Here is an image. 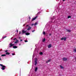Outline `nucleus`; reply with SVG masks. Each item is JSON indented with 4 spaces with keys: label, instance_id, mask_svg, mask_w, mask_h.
I'll return each mask as SVG.
<instances>
[{
    "label": "nucleus",
    "instance_id": "10",
    "mask_svg": "<svg viewBox=\"0 0 76 76\" xmlns=\"http://www.w3.org/2000/svg\"><path fill=\"white\" fill-rule=\"evenodd\" d=\"M51 60L49 59L48 61H46V63H48V62H50V61H51Z\"/></svg>",
    "mask_w": 76,
    "mask_h": 76
},
{
    "label": "nucleus",
    "instance_id": "30",
    "mask_svg": "<svg viewBox=\"0 0 76 76\" xmlns=\"http://www.w3.org/2000/svg\"><path fill=\"white\" fill-rule=\"evenodd\" d=\"M12 55L13 56H14V55H15V54H14V53H12Z\"/></svg>",
    "mask_w": 76,
    "mask_h": 76
},
{
    "label": "nucleus",
    "instance_id": "1",
    "mask_svg": "<svg viewBox=\"0 0 76 76\" xmlns=\"http://www.w3.org/2000/svg\"><path fill=\"white\" fill-rule=\"evenodd\" d=\"M0 66H1V67H2L1 69L3 70H5V69L6 67V66H4L2 64H0Z\"/></svg>",
    "mask_w": 76,
    "mask_h": 76
},
{
    "label": "nucleus",
    "instance_id": "20",
    "mask_svg": "<svg viewBox=\"0 0 76 76\" xmlns=\"http://www.w3.org/2000/svg\"><path fill=\"white\" fill-rule=\"evenodd\" d=\"M35 62V65L36 66L37 64V62Z\"/></svg>",
    "mask_w": 76,
    "mask_h": 76
},
{
    "label": "nucleus",
    "instance_id": "38",
    "mask_svg": "<svg viewBox=\"0 0 76 76\" xmlns=\"http://www.w3.org/2000/svg\"><path fill=\"white\" fill-rule=\"evenodd\" d=\"M20 41L21 42H22V40L20 39Z\"/></svg>",
    "mask_w": 76,
    "mask_h": 76
},
{
    "label": "nucleus",
    "instance_id": "35",
    "mask_svg": "<svg viewBox=\"0 0 76 76\" xmlns=\"http://www.w3.org/2000/svg\"><path fill=\"white\" fill-rule=\"evenodd\" d=\"M16 31H17V32H18V30L17 29V30H16Z\"/></svg>",
    "mask_w": 76,
    "mask_h": 76
},
{
    "label": "nucleus",
    "instance_id": "42",
    "mask_svg": "<svg viewBox=\"0 0 76 76\" xmlns=\"http://www.w3.org/2000/svg\"><path fill=\"white\" fill-rule=\"evenodd\" d=\"M19 45H20V44H19Z\"/></svg>",
    "mask_w": 76,
    "mask_h": 76
},
{
    "label": "nucleus",
    "instance_id": "17",
    "mask_svg": "<svg viewBox=\"0 0 76 76\" xmlns=\"http://www.w3.org/2000/svg\"><path fill=\"white\" fill-rule=\"evenodd\" d=\"M60 66L61 69H64V67H63V66H62L61 65H60Z\"/></svg>",
    "mask_w": 76,
    "mask_h": 76
},
{
    "label": "nucleus",
    "instance_id": "41",
    "mask_svg": "<svg viewBox=\"0 0 76 76\" xmlns=\"http://www.w3.org/2000/svg\"><path fill=\"white\" fill-rule=\"evenodd\" d=\"M24 26H25V25H23Z\"/></svg>",
    "mask_w": 76,
    "mask_h": 76
},
{
    "label": "nucleus",
    "instance_id": "2",
    "mask_svg": "<svg viewBox=\"0 0 76 76\" xmlns=\"http://www.w3.org/2000/svg\"><path fill=\"white\" fill-rule=\"evenodd\" d=\"M63 61H67V58H63Z\"/></svg>",
    "mask_w": 76,
    "mask_h": 76
},
{
    "label": "nucleus",
    "instance_id": "21",
    "mask_svg": "<svg viewBox=\"0 0 76 76\" xmlns=\"http://www.w3.org/2000/svg\"><path fill=\"white\" fill-rule=\"evenodd\" d=\"M43 54V53L42 52H41L40 53V55H42Z\"/></svg>",
    "mask_w": 76,
    "mask_h": 76
},
{
    "label": "nucleus",
    "instance_id": "40",
    "mask_svg": "<svg viewBox=\"0 0 76 76\" xmlns=\"http://www.w3.org/2000/svg\"><path fill=\"white\" fill-rule=\"evenodd\" d=\"M63 1H65V0H63Z\"/></svg>",
    "mask_w": 76,
    "mask_h": 76
},
{
    "label": "nucleus",
    "instance_id": "26",
    "mask_svg": "<svg viewBox=\"0 0 76 76\" xmlns=\"http://www.w3.org/2000/svg\"><path fill=\"white\" fill-rule=\"evenodd\" d=\"M35 30H33L32 31V32H34V31H35Z\"/></svg>",
    "mask_w": 76,
    "mask_h": 76
},
{
    "label": "nucleus",
    "instance_id": "8",
    "mask_svg": "<svg viewBox=\"0 0 76 76\" xmlns=\"http://www.w3.org/2000/svg\"><path fill=\"white\" fill-rule=\"evenodd\" d=\"M37 17H35L34 18H33L32 19V21H34V20H35V19H37Z\"/></svg>",
    "mask_w": 76,
    "mask_h": 76
},
{
    "label": "nucleus",
    "instance_id": "39",
    "mask_svg": "<svg viewBox=\"0 0 76 76\" xmlns=\"http://www.w3.org/2000/svg\"><path fill=\"white\" fill-rule=\"evenodd\" d=\"M19 32H20V33H19V34H20V31H19Z\"/></svg>",
    "mask_w": 76,
    "mask_h": 76
},
{
    "label": "nucleus",
    "instance_id": "33",
    "mask_svg": "<svg viewBox=\"0 0 76 76\" xmlns=\"http://www.w3.org/2000/svg\"><path fill=\"white\" fill-rule=\"evenodd\" d=\"M49 35H50V36H51V34H49Z\"/></svg>",
    "mask_w": 76,
    "mask_h": 76
},
{
    "label": "nucleus",
    "instance_id": "16",
    "mask_svg": "<svg viewBox=\"0 0 76 76\" xmlns=\"http://www.w3.org/2000/svg\"><path fill=\"white\" fill-rule=\"evenodd\" d=\"M42 42H45V39H43L42 40Z\"/></svg>",
    "mask_w": 76,
    "mask_h": 76
},
{
    "label": "nucleus",
    "instance_id": "19",
    "mask_svg": "<svg viewBox=\"0 0 76 76\" xmlns=\"http://www.w3.org/2000/svg\"><path fill=\"white\" fill-rule=\"evenodd\" d=\"M71 18V16H68V18Z\"/></svg>",
    "mask_w": 76,
    "mask_h": 76
},
{
    "label": "nucleus",
    "instance_id": "5",
    "mask_svg": "<svg viewBox=\"0 0 76 76\" xmlns=\"http://www.w3.org/2000/svg\"><path fill=\"white\" fill-rule=\"evenodd\" d=\"M64 40V41H66V37L62 38H61V40Z\"/></svg>",
    "mask_w": 76,
    "mask_h": 76
},
{
    "label": "nucleus",
    "instance_id": "11",
    "mask_svg": "<svg viewBox=\"0 0 76 76\" xmlns=\"http://www.w3.org/2000/svg\"><path fill=\"white\" fill-rule=\"evenodd\" d=\"M18 48V47L16 46H13V48L15 49V48Z\"/></svg>",
    "mask_w": 76,
    "mask_h": 76
},
{
    "label": "nucleus",
    "instance_id": "23",
    "mask_svg": "<svg viewBox=\"0 0 76 76\" xmlns=\"http://www.w3.org/2000/svg\"><path fill=\"white\" fill-rule=\"evenodd\" d=\"M43 34L44 35H45V34H46L45 32L44 31V32H43Z\"/></svg>",
    "mask_w": 76,
    "mask_h": 76
},
{
    "label": "nucleus",
    "instance_id": "32",
    "mask_svg": "<svg viewBox=\"0 0 76 76\" xmlns=\"http://www.w3.org/2000/svg\"><path fill=\"white\" fill-rule=\"evenodd\" d=\"M7 51H8V50H5V52H7Z\"/></svg>",
    "mask_w": 76,
    "mask_h": 76
},
{
    "label": "nucleus",
    "instance_id": "18",
    "mask_svg": "<svg viewBox=\"0 0 76 76\" xmlns=\"http://www.w3.org/2000/svg\"><path fill=\"white\" fill-rule=\"evenodd\" d=\"M2 57H4V56H6V54H3L1 55Z\"/></svg>",
    "mask_w": 76,
    "mask_h": 76
},
{
    "label": "nucleus",
    "instance_id": "6",
    "mask_svg": "<svg viewBox=\"0 0 76 76\" xmlns=\"http://www.w3.org/2000/svg\"><path fill=\"white\" fill-rule=\"evenodd\" d=\"M31 27H30V26H28V27L27 30V31H29V30H31Z\"/></svg>",
    "mask_w": 76,
    "mask_h": 76
},
{
    "label": "nucleus",
    "instance_id": "3",
    "mask_svg": "<svg viewBox=\"0 0 76 76\" xmlns=\"http://www.w3.org/2000/svg\"><path fill=\"white\" fill-rule=\"evenodd\" d=\"M22 34H25V33H26V31H25V30H23L22 31Z\"/></svg>",
    "mask_w": 76,
    "mask_h": 76
},
{
    "label": "nucleus",
    "instance_id": "12",
    "mask_svg": "<svg viewBox=\"0 0 76 76\" xmlns=\"http://www.w3.org/2000/svg\"><path fill=\"white\" fill-rule=\"evenodd\" d=\"M38 70V68L36 67L35 68V72H37V70Z\"/></svg>",
    "mask_w": 76,
    "mask_h": 76
},
{
    "label": "nucleus",
    "instance_id": "37",
    "mask_svg": "<svg viewBox=\"0 0 76 76\" xmlns=\"http://www.w3.org/2000/svg\"><path fill=\"white\" fill-rule=\"evenodd\" d=\"M29 19H31V17H29Z\"/></svg>",
    "mask_w": 76,
    "mask_h": 76
},
{
    "label": "nucleus",
    "instance_id": "4",
    "mask_svg": "<svg viewBox=\"0 0 76 76\" xmlns=\"http://www.w3.org/2000/svg\"><path fill=\"white\" fill-rule=\"evenodd\" d=\"M48 48H50L51 47H52V45L51 44H50L48 45Z\"/></svg>",
    "mask_w": 76,
    "mask_h": 76
},
{
    "label": "nucleus",
    "instance_id": "31",
    "mask_svg": "<svg viewBox=\"0 0 76 76\" xmlns=\"http://www.w3.org/2000/svg\"><path fill=\"white\" fill-rule=\"evenodd\" d=\"M28 26H29L28 25H27L26 26V27H28Z\"/></svg>",
    "mask_w": 76,
    "mask_h": 76
},
{
    "label": "nucleus",
    "instance_id": "27",
    "mask_svg": "<svg viewBox=\"0 0 76 76\" xmlns=\"http://www.w3.org/2000/svg\"><path fill=\"white\" fill-rule=\"evenodd\" d=\"M40 13H41V12H39L38 13H37V15H39V14H40Z\"/></svg>",
    "mask_w": 76,
    "mask_h": 76
},
{
    "label": "nucleus",
    "instance_id": "24",
    "mask_svg": "<svg viewBox=\"0 0 76 76\" xmlns=\"http://www.w3.org/2000/svg\"><path fill=\"white\" fill-rule=\"evenodd\" d=\"M37 25V22L35 23V24H34V25Z\"/></svg>",
    "mask_w": 76,
    "mask_h": 76
},
{
    "label": "nucleus",
    "instance_id": "13",
    "mask_svg": "<svg viewBox=\"0 0 76 76\" xmlns=\"http://www.w3.org/2000/svg\"><path fill=\"white\" fill-rule=\"evenodd\" d=\"M26 35H30V33H26Z\"/></svg>",
    "mask_w": 76,
    "mask_h": 76
},
{
    "label": "nucleus",
    "instance_id": "9",
    "mask_svg": "<svg viewBox=\"0 0 76 76\" xmlns=\"http://www.w3.org/2000/svg\"><path fill=\"white\" fill-rule=\"evenodd\" d=\"M18 41H19L18 40L16 39V41L14 43L15 44H16V43H17V42H18Z\"/></svg>",
    "mask_w": 76,
    "mask_h": 76
},
{
    "label": "nucleus",
    "instance_id": "28",
    "mask_svg": "<svg viewBox=\"0 0 76 76\" xmlns=\"http://www.w3.org/2000/svg\"><path fill=\"white\" fill-rule=\"evenodd\" d=\"M5 38H6V37H3L2 39H4Z\"/></svg>",
    "mask_w": 76,
    "mask_h": 76
},
{
    "label": "nucleus",
    "instance_id": "25",
    "mask_svg": "<svg viewBox=\"0 0 76 76\" xmlns=\"http://www.w3.org/2000/svg\"><path fill=\"white\" fill-rule=\"evenodd\" d=\"M24 41H25V42H28V40H24Z\"/></svg>",
    "mask_w": 76,
    "mask_h": 76
},
{
    "label": "nucleus",
    "instance_id": "29",
    "mask_svg": "<svg viewBox=\"0 0 76 76\" xmlns=\"http://www.w3.org/2000/svg\"><path fill=\"white\" fill-rule=\"evenodd\" d=\"M34 23H32L31 24V26H33V25H34Z\"/></svg>",
    "mask_w": 76,
    "mask_h": 76
},
{
    "label": "nucleus",
    "instance_id": "7",
    "mask_svg": "<svg viewBox=\"0 0 76 76\" xmlns=\"http://www.w3.org/2000/svg\"><path fill=\"white\" fill-rule=\"evenodd\" d=\"M9 45H10L9 46V47H10V48H11V47H12V43L10 44Z\"/></svg>",
    "mask_w": 76,
    "mask_h": 76
},
{
    "label": "nucleus",
    "instance_id": "15",
    "mask_svg": "<svg viewBox=\"0 0 76 76\" xmlns=\"http://www.w3.org/2000/svg\"><path fill=\"white\" fill-rule=\"evenodd\" d=\"M66 30L67 31L69 32H71V30H70L67 29Z\"/></svg>",
    "mask_w": 76,
    "mask_h": 76
},
{
    "label": "nucleus",
    "instance_id": "34",
    "mask_svg": "<svg viewBox=\"0 0 76 76\" xmlns=\"http://www.w3.org/2000/svg\"><path fill=\"white\" fill-rule=\"evenodd\" d=\"M15 44H12V46H14V45Z\"/></svg>",
    "mask_w": 76,
    "mask_h": 76
},
{
    "label": "nucleus",
    "instance_id": "22",
    "mask_svg": "<svg viewBox=\"0 0 76 76\" xmlns=\"http://www.w3.org/2000/svg\"><path fill=\"white\" fill-rule=\"evenodd\" d=\"M37 61H38V60H37V58L35 60V62H37Z\"/></svg>",
    "mask_w": 76,
    "mask_h": 76
},
{
    "label": "nucleus",
    "instance_id": "43",
    "mask_svg": "<svg viewBox=\"0 0 76 76\" xmlns=\"http://www.w3.org/2000/svg\"><path fill=\"white\" fill-rule=\"evenodd\" d=\"M75 59H76V60H76V58H75Z\"/></svg>",
    "mask_w": 76,
    "mask_h": 76
},
{
    "label": "nucleus",
    "instance_id": "14",
    "mask_svg": "<svg viewBox=\"0 0 76 76\" xmlns=\"http://www.w3.org/2000/svg\"><path fill=\"white\" fill-rule=\"evenodd\" d=\"M6 55H9V54H10V53L9 52H7L6 53Z\"/></svg>",
    "mask_w": 76,
    "mask_h": 76
},
{
    "label": "nucleus",
    "instance_id": "36",
    "mask_svg": "<svg viewBox=\"0 0 76 76\" xmlns=\"http://www.w3.org/2000/svg\"><path fill=\"white\" fill-rule=\"evenodd\" d=\"M16 38H15L13 39V40H15L16 39Z\"/></svg>",
    "mask_w": 76,
    "mask_h": 76
}]
</instances>
